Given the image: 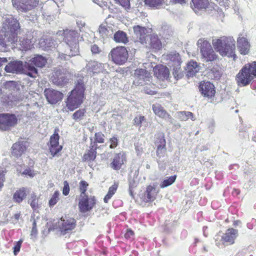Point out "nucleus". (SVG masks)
I'll return each mask as SVG.
<instances>
[{
	"instance_id": "c03bdc74",
	"label": "nucleus",
	"mask_w": 256,
	"mask_h": 256,
	"mask_svg": "<svg viewBox=\"0 0 256 256\" xmlns=\"http://www.w3.org/2000/svg\"><path fill=\"white\" fill-rule=\"evenodd\" d=\"M86 113L85 108H80L76 111L72 115V118L76 121L82 120Z\"/></svg>"
},
{
	"instance_id": "a211bd4d",
	"label": "nucleus",
	"mask_w": 256,
	"mask_h": 256,
	"mask_svg": "<svg viewBox=\"0 0 256 256\" xmlns=\"http://www.w3.org/2000/svg\"><path fill=\"white\" fill-rule=\"evenodd\" d=\"M26 142L18 140L14 143L11 148V155L16 158H19L25 153L27 149Z\"/></svg>"
},
{
	"instance_id": "37998d69",
	"label": "nucleus",
	"mask_w": 256,
	"mask_h": 256,
	"mask_svg": "<svg viewBox=\"0 0 256 256\" xmlns=\"http://www.w3.org/2000/svg\"><path fill=\"white\" fill-rule=\"evenodd\" d=\"M70 48V52H68V56L72 57L79 54V43H74L68 44Z\"/></svg>"
},
{
	"instance_id": "4d7b16f0",
	"label": "nucleus",
	"mask_w": 256,
	"mask_h": 256,
	"mask_svg": "<svg viewBox=\"0 0 256 256\" xmlns=\"http://www.w3.org/2000/svg\"><path fill=\"white\" fill-rule=\"evenodd\" d=\"M16 82L14 81L6 82L4 84L6 88L8 89L14 88L16 87Z\"/></svg>"
},
{
	"instance_id": "cd10ccee",
	"label": "nucleus",
	"mask_w": 256,
	"mask_h": 256,
	"mask_svg": "<svg viewBox=\"0 0 256 256\" xmlns=\"http://www.w3.org/2000/svg\"><path fill=\"white\" fill-rule=\"evenodd\" d=\"M155 144L157 146L156 156L161 157L166 150V141L164 134L159 136L155 142Z\"/></svg>"
},
{
	"instance_id": "338daca9",
	"label": "nucleus",
	"mask_w": 256,
	"mask_h": 256,
	"mask_svg": "<svg viewBox=\"0 0 256 256\" xmlns=\"http://www.w3.org/2000/svg\"><path fill=\"white\" fill-rule=\"evenodd\" d=\"M128 185L129 188H130V185L132 186H134V188L136 186V182L134 180L129 182Z\"/></svg>"
},
{
	"instance_id": "f257e3e1",
	"label": "nucleus",
	"mask_w": 256,
	"mask_h": 256,
	"mask_svg": "<svg viewBox=\"0 0 256 256\" xmlns=\"http://www.w3.org/2000/svg\"><path fill=\"white\" fill-rule=\"evenodd\" d=\"M21 30L18 20L12 16L6 18L0 30V46L3 48L17 47L22 50H30L32 46V38L26 34L19 37L18 40V35Z\"/></svg>"
},
{
	"instance_id": "58836bf2",
	"label": "nucleus",
	"mask_w": 256,
	"mask_h": 256,
	"mask_svg": "<svg viewBox=\"0 0 256 256\" xmlns=\"http://www.w3.org/2000/svg\"><path fill=\"white\" fill-rule=\"evenodd\" d=\"M118 183H114L109 188L108 192L104 198V201L105 203H108L109 200L110 199L112 196L116 193L118 188Z\"/></svg>"
},
{
	"instance_id": "6ab92c4d",
	"label": "nucleus",
	"mask_w": 256,
	"mask_h": 256,
	"mask_svg": "<svg viewBox=\"0 0 256 256\" xmlns=\"http://www.w3.org/2000/svg\"><path fill=\"white\" fill-rule=\"evenodd\" d=\"M237 48L242 55L248 54L250 52V44L247 38L242 36V34H240L237 39Z\"/></svg>"
},
{
	"instance_id": "774afa93",
	"label": "nucleus",
	"mask_w": 256,
	"mask_h": 256,
	"mask_svg": "<svg viewBox=\"0 0 256 256\" xmlns=\"http://www.w3.org/2000/svg\"><path fill=\"white\" fill-rule=\"evenodd\" d=\"M133 189L134 186L130 185V188H129V192L132 196H133Z\"/></svg>"
},
{
	"instance_id": "49530a36",
	"label": "nucleus",
	"mask_w": 256,
	"mask_h": 256,
	"mask_svg": "<svg viewBox=\"0 0 256 256\" xmlns=\"http://www.w3.org/2000/svg\"><path fill=\"white\" fill-rule=\"evenodd\" d=\"M60 193L58 190H56L52 196L48 201V206L50 207H52L56 204L60 200Z\"/></svg>"
},
{
	"instance_id": "3c124183",
	"label": "nucleus",
	"mask_w": 256,
	"mask_h": 256,
	"mask_svg": "<svg viewBox=\"0 0 256 256\" xmlns=\"http://www.w3.org/2000/svg\"><path fill=\"white\" fill-rule=\"evenodd\" d=\"M70 188L68 182L66 180L64 181V187L62 188V194L66 196H68L70 193Z\"/></svg>"
},
{
	"instance_id": "39448f33",
	"label": "nucleus",
	"mask_w": 256,
	"mask_h": 256,
	"mask_svg": "<svg viewBox=\"0 0 256 256\" xmlns=\"http://www.w3.org/2000/svg\"><path fill=\"white\" fill-rule=\"evenodd\" d=\"M167 64L172 68V74L176 78H179L181 74L182 60L180 55L176 51H172L164 54Z\"/></svg>"
},
{
	"instance_id": "9b49d317",
	"label": "nucleus",
	"mask_w": 256,
	"mask_h": 256,
	"mask_svg": "<svg viewBox=\"0 0 256 256\" xmlns=\"http://www.w3.org/2000/svg\"><path fill=\"white\" fill-rule=\"evenodd\" d=\"M58 132V128L54 130V134L50 136L48 143L50 152L53 157L57 156L62 149V146L59 144L60 136Z\"/></svg>"
},
{
	"instance_id": "bb28decb",
	"label": "nucleus",
	"mask_w": 256,
	"mask_h": 256,
	"mask_svg": "<svg viewBox=\"0 0 256 256\" xmlns=\"http://www.w3.org/2000/svg\"><path fill=\"white\" fill-rule=\"evenodd\" d=\"M29 192L28 188L22 187L18 188L14 194L12 199L14 202L20 204L24 200Z\"/></svg>"
},
{
	"instance_id": "c85d7f7f",
	"label": "nucleus",
	"mask_w": 256,
	"mask_h": 256,
	"mask_svg": "<svg viewBox=\"0 0 256 256\" xmlns=\"http://www.w3.org/2000/svg\"><path fill=\"white\" fill-rule=\"evenodd\" d=\"M190 3L192 9L196 12L206 10L210 6L208 0H191Z\"/></svg>"
},
{
	"instance_id": "0eeeda50",
	"label": "nucleus",
	"mask_w": 256,
	"mask_h": 256,
	"mask_svg": "<svg viewBox=\"0 0 256 256\" xmlns=\"http://www.w3.org/2000/svg\"><path fill=\"white\" fill-rule=\"evenodd\" d=\"M109 56L114 64L122 65L127 61L128 54L124 46H117L111 50Z\"/></svg>"
},
{
	"instance_id": "a878e982",
	"label": "nucleus",
	"mask_w": 256,
	"mask_h": 256,
	"mask_svg": "<svg viewBox=\"0 0 256 256\" xmlns=\"http://www.w3.org/2000/svg\"><path fill=\"white\" fill-rule=\"evenodd\" d=\"M80 34L76 30H68L64 33V42L68 45L72 44L79 43Z\"/></svg>"
},
{
	"instance_id": "393cba45",
	"label": "nucleus",
	"mask_w": 256,
	"mask_h": 256,
	"mask_svg": "<svg viewBox=\"0 0 256 256\" xmlns=\"http://www.w3.org/2000/svg\"><path fill=\"white\" fill-rule=\"evenodd\" d=\"M98 147H96L90 144L89 148L88 149L82 156V160L84 162L88 163L95 161L97 156V149Z\"/></svg>"
},
{
	"instance_id": "13d9d810",
	"label": "nucleus",
	"mask_w": 256,
	"mask_h": 256,
	"mask_svg": "<svg viewBox=\"0 0 256 256\" xmlns=\"http://www.w3.org/2000/svg\"><path fill=\"white\" fill-rule=\"evenodd\" d=\"M134 235V232L131 230H128L124 234V237L126 238H130Z\"/></svg>"
},
{
	"instance_id": "5fc2aeb1",
	"label": "nucleus",
	"mask_w": 256,
	"mask_h": 256,
	"mask_svg": "<svg viewBox=\"0 0 256 256\" xmlns=\"http://www.w3.org/2000/svg\"><path fill=\"white\" fill-rule=\"evenodd\" d=\"M90 50L94 54H98L102 51L100 48L96 44H94L91 46Z\"/></svg>"
},
{
	"instance_id": "603ef678",
	"label": "nucleus",
	"mask_w": 256,
	"mask_h": 256,
	"mask_svg": "<svg viewBox=\"0 0 256 256\" xmlns=\"http://www.w3.org/2000/svg\"><path fill=\"white\" fill-rule=\"evenodd\" d=\"M22 242V240H20L16 243L14 247V254L15 256L17 255L18 252L20 251Z\"/></svg>"
},
{
	"instance_id": "680f3d73",
	"label": "nucleus",
	"mask_w": 256,
	"mask_h": 256,
	"mask_svg": "<svg viewBox=\"0 0 256 256\" xmlns=\"http://www.w3.org/2000/svg\"><path fill=\"white\" fill-rule=\"evenodd\" d=\"M32 232L33 234L37 233L36 224L35 221H34L32 223Z\"/></svg>"
},
{
	"instance_id": "7c9ffc66",
	"label": "nucleus",
	"mask_w": 256,
	"mask_h": 256,
	"mask_svg": "<svg viewBox=\"0 0 256 256\" xmlns=\"http://www.w3.org/2000/svg\"><path fill=\"white\" fill-rule=\"evenodd\" d=\"M150 46L151 48L160 50L162 48V43L156 34L150 35Z\"/></svg>"
},
{
	"instance_id": "864d4df0",
	"label": "nucleus",
	"mask_w": 256,
	"mask_h": 256,
	"mask_svg": "<svg viewBox=\"0 0 256 256\" xmlns=\"http://www.w3.org/2000/svg\"><path fill=\"white\" fill-rule=\"evenodd\" d=\"M6 172V169L0 170V190L4 186V182L5 180V174Z\"/></svg>"
},
{
	"instance_id": "7ed1b4c3",
	"label": "nucleus",
	"mask_w": 256,
	"mask_h": 256,
	"mask_svg": "<svg viewBox=\"0 0 256 256\" xmlns=\"http://www.w3.org/2000/svg\"><path fill=\"white\" fill-rule=\"evenodd\" d=\"M85 90L84 82H78L65 101L66 106L69 110L74 111L83 103Z\"/></svg>"
},
{
	"instance_id": "1a4fd4ad",
	"label": "nucleus",
	"mask_w": 256,
	"mask_h": 256,
	"mask_svg": "<svg viewBox=\"0 0 256 256\" xmlns=\"http://www.w3.org/2000/svg\"><path fill=\"white\" fill-rule=\"evenodd\" d=\"M76 220L68 215L62 216L58 221L59 230L62 234H68L76 228Z\"/></svg>"
},
{
	"instance_id": "4be33fe9",
	"label": "nucleus",
	"mask_w": 256,
	"mask_h": 256,
	"mask_svg": "<svg viewBox=\"0 0 256 256\" xmlns=\"http://www.w3.org/2000/svg\"><path fill=\"white\" fill-rule=\"evenodd\" d=\"M126 162V156L124 152H120L115 154L110 164V167L114 170H120Z\"/></svg>"
},
{
	"instance_id": "4468645a",
	"label": "nucleus",
	"mask_w": 256,
	"mask_h": 256,
	"mask_svg": "<svg viewBox=\"0 0 256 256\" xmlns=\"http://www.w3.org/2000/svg\"><path fill=\"white\" fill-rule=\"evenodd\" d=\"M69 73L64 69L55 70L52 76V82L58 86H64L68 81Z\"/></svg>"
},
{
	"instance_id": "aec40b11",
	"label": "nucleus",
	"mask_w": 256,
	"mask_h": 256,
	"mask_svg": "<svg viewBox=\"0 0 256 256\" xmlns=\"http://www.w3.org/2000/svg\"><path fill=\"white\" fill-rule=\"evenodd\" d=\"M134 75L138 84L142 86L145 84L144 82H150L152 79L151 74L145 69L138 68L136 70Z\"/></svg>"
},
{
	"instance_id": "a19ab883",
	"label": "nucleus",
	"mask_w": 256,
	"mask_h": 256,
	"mask_svg": "<svg viewBox=\"0 0 256 256\" xmlns=\"http://www.w3.org/2000/svg\"><path fill=\"white\" fill-rule=\"evenodd\" d=\"M28 203L34 210H36L40 207L38 198L35 193H32L28 199Z\"/></svg>"
},
{
	"instance_id": "e433bc0d",
	"label": "nucleus",
	"mask_w": 256,
	"mask_h": 256,
	"mask_svg": "<svg viewBox=\"0 0 256 256\" xmlns=\"http://www.w3.org/2000/svg\"><path fill=\"white\" fill-rule=\"evenodd\" d=\"M145 4L150 8H158L166 3L165 0H144Z\"/></svg>"
},
{
	"instance_id": "5701e85b",
	"label": "nucleus",
	"mask_w": 256,
	"mask_h": 256,
	"mask_svg": "<svg viewBox=\"0 0 256 256\" xmlns=\"http://www.w3.org/2000/svg\"><path fill=\"white\" fill-rule=\"evenodd\" d=\"M154 76L162 80H167L170 74L169 69L162 64L155 66L154 68Z\"/></svg>"
},
{
	"instance_id": "473e14b6",
	"label": "nucleus",
	"mask_w": 256,
	"mask_h": 256,
	"mask_svg": "<svg viewBox=\"0 0 256 256\" xmlns=\"http://www.w3.org/2000/svg\"><path fill=\"white\" fill-rule=\"evenodd\" d=\"M30 62L31 64L34 65L37 67L42 68L45 66L46 63V60L42 56L37 55L32 58Z\"/></svg>"
},
{
	"instance_id": "ddd939ff",
	"label": "nucleus",
	"mask_w": 256,
	"mask_h": 256,
	"mask_svg": "<svg viewBox=\"0 0 256 256\" xmlns=\"http://www.w3.org/2000/svg\"><path fill=\"white\" fill-rule=\"evenodd\" d=\"M96 199L94 196H88L84 194L80 196L78 202V208L81 212H86L92 210L96 206Z\"/></svg>"
},
{
	"instance_id": "69168bd1",
	"label": "nucleus",
	"mask_w": 256,
	"mask_h": 256,
	"mask_svg": "<svg viewBox=\"0 0 256 256\" xmlns=\"http://www.w3.org/2000/svg\"><path fill=\"white\" fill-rule=\"evenodd\" d=\"M7 62V59L6 58H0V66H1L3 64Z\"/></svg>"
},
{
	"instance_id": "6e6d98bb",
	"label": "nucleus",
	"mask_w": 256,
	"mask_h": 256,
	"mask_svg": "<svg viewBox=\"0 0 256 256\" xmlns=\"http://www.w3.org/2000/svg\"><path fill=\"white\" fill-rule=\"evenodd\" d=\"M110 148H114L117 146L118 144V139L116 137L113 136L110 138Z\"/></svg>"
},
{
	"instance_id": "20e7f679",
	"label": "nucleus",
	"mask_w": 256,
	"mask_h": 256,
	"mask_svg": "<svg viewBox=\"0 0 256 256\" xmlns=\"http://www.w3.org/2000/svg\"><path fill=\"white\" fill-rule=\"evenodd\" d=\"M256 77V62L246 64L236 76L238 86H245Z\"/></svg>"
},
{
	"instance_id": "79ce46f5",
	"label": "nucleus",
	"mask_w": 256,
	"mask_h": 256,
	"mask_svg": "<svg viewBox=\"0 0 256 256\" xmlns=\"http://www.w3.org/2000/svg\"><path fill=\"white\" fill-rule=\"evenodd\" d=\"M178 116L182 121H186L190 118L192 120H195L193 114L190 112H178Z\"/></svg>"
},
{
	"instance_id": "bf43d9fd",
	"label": "nucleus",
	"mask_w": 256,
	"mask_h": 256,
	"mask_svg": "<svg viewBox=\"0 0 256 256\" xmlns=\"http://www.w3.org/2000/svg\"><path fill=\"white\" fill-rule=\"evenodd\" d=\"M68 56V54H64L63 53L60 54L58 55V58L60 60H68L67 57Z\"/></svg>"
},
{
	"instance_id": "c756f323",
	"label": "nucleus",
	"mask_w": 256,
	"mask_h": 256,
	"mask_svg": "<svg viewBox=\"0 0 256 256\" xmlns=\"http://www.w3.org/2000/svg\"><path fill=\"white\" fill-rule=\"evenodd\" d=\"M23 70V64L21 61H12L5 66V70L8 72H20Z\"/></svg>"
},
{
	"instance_id": "0e129e2a",
	"label": "nucleus",
	"mask_w": 256,
	"mask_h": 256,
	"mask_svg": "<svg viewBox=\"0 0 256 256\" xmlns=\"http://www.w3.org/2000/svg\"><path fill=\"white\" fill-rule=\"evenodd\" d=\"M144 92L146 94H150V95H153V94H156V92L152 90H148L146 88H144Z\"/></svg>"
},
{
	"instance_id": "423d86ee",
	"label": "nucleus",
	"mask_w": 256,
	"mask_h": 256,
	"mask_svg": "<svg viewBox=\"0 0 256 256\" xmlns=\"http://www.w3.org/2000/svg\"><path fill=\"white\" fill-rule=\"evenodd\" d=\"M198 44L200 48L202 58L204 62H213L218 58V56L208 40L200 38L198 42Z\"/></svg>"
},
{
	"instance_id": "e2e57ef3",
	"label": "nucleus",
	"mask_w": 256,
	"mask_h": 256,
	"mask_svg": "<svg viewBox=\"0 0 256 256\" xmlns=\"http://www.w3.org/2000/svg\"><path fill=\"white\" fill-rule=\"evenodd\" d=\"M20 212H19L18 213L15 214L13 216L12 218H14L16 221H18L19 220L20 217Z\"/></svg>"
},
{
	"instance_id": "6e6552de",
	"label": "nucleus",
	"mask_w": 256,
	"mask_h": 256,
	"mask_svg": "<svg viewBox=\"0 0 256 256\" xmlns=\"http://www.w3.org/2000/svg\"><path fill=\"white\" fill-rule=\"evenodd\" d=\"M18 119L16 114L10 113L0 114V130L9 131L18 124Z\"/></svg>"
},
{
	"instance_id": "c9c22d12",
	"label": "nucleus",
	"mask_w": 256,
	"mask_h": 256,
	"mask_svg": "<svg viewBox=\"0 0 256 256\" xmlns=\"http://www.w3.org/2000/svg\"><path fill=\"white\" fill-rule=\"evenodd\" d=\"M104 135L102 132H96L94 134V140L90 138V144L96 147H98V143H104Z\"/></svg>"
},
{
	"instance_id": "f03ea898",
	"label": "nucleus",
	"mask_w": 256,
	"mask_h": 256,
	"mask_svg": "<svg viewBox=\"0 0 256 256\" xmlns=\"http://www.w3.org/2000/svg\"><path fill=\"white\" fill-rule=\"evenodd\" d=\"M212 44L214 50L222 56H228L234 60L236 58V42L232 38L222 36L213 40Z\"/></svg>"
},
{
	"instance_id": "f704fd0d",
	"label": "nucleus",
	"mask_w": 256,
	"mask_h": 256,
	"mask_svg": "<svg viewBox=\"0 0 256 256\" xmlns=\"http://www.w3.org/2000/svg\"><path fill=\"white\" fill-rule=\"evenodd\" d=\"M98 32L100 36L104 38L110 36L112 33V30L108 26L102 24L99 26Z\"/></svg>"
},
{
	"instance_id": "2eb2a0df",
	"label": "nucleus",
	"mask_w": 256,
	"mask_h": 256,
	"mask_svg": "<svg viewBox=\"0 0 256 256\" xmlns=\"http://www.w3.org/2000/svg\"><path fill=\"white\" fill-rule=\"evenodd\" d=\"M200 92L202 95L208 98H212L215 96L216 88L214 84L210 82L202 81L198 86Z\"/></svg>"
},
{
	"instance_id": "9d476101",
	"label": "nucleus",
	"mask_w": 256,
	"mask_h": 256,
	"mask_svg": "<svg viewBox=\"0 0 256 256\" xmlns=\"http://www.w3.org/2000/svg\"><path fill=\"white\" fill-rule=\"evenodd\" d=\"M238 230L234 228H229L226 230L225 233L220 239L218 238H215L216 244L218 247L221 245H231L235 242V240L238 236Z\"/></svg>"
},
{
	"instance_id": "f3484780",
	"label": "nucleus",
	"mask_w": 256,
	"mask_h": 256,
	"mask_svg": "<svg viewBox=\"0 0 256 256\" xmlns=\"http://www.w3.org/2000/svg\"><path fill=\"white\" fill-rule=\"evenodd\" d=\"M44 94L48 102L51 104H56L60 101L64 97V94L62 92L50 88L44 90Z\"/></svg>"
},
{
	"instance_id": "412c9836",
	"label": "nucleus",
	"mask_w": 256,
	"mask_h": 256,
	"mask_svg": "<svg viewBox=\"0 0 256 256\" xmlns=\"http://www.w3.org/2000/svg\"><path fill=\"white\" fill-rule=\"evenodd\" d=\"M134 32L136 38L142 44H146L150 38L148 30L144 27L138 25L133 27Z\"/></svg>"
},
{
	"instance_id": "f8f14e48",
	"label": "nucleus",
	"mask_w": 256,
	"mask_h": 256,
	"mask_svg": "<svg viewBox=\"0 0 256 256\" xmlns=\"http://www.w3.org/2000/svg\"><path fill=\"white\" fill-rule=\"evenodd\" d=\"M12 5L18 10L27 12L36 7L39 0H12Z\"/></svg>"
},
{
	"instance_id": "dca6fc26",
	"label": "nucleus",
	"mask_w": 256,
	"mask_h": 256,
	"mask_svg": "<svg viewBox=\"0 0 256 256\" xmlns=\"http://www.w3.org/2000/svg\"><path fill=\"white\" fill-rule=\"evenodd\" d=\"M159 190H157L154 184L148 185L142 195V199L145 203L154 202L157 198Z\"/></svg>"
},
{
	"instance_id": "de8ad7c7",
	"label": "nucleus",
	"mask_w": 256,
	"mask_h": 256,
	"mask_svg": "<svg viewBox=\"0 0 256 256\" xmlns=\"http://www.w3.org/2000/svg\"><path fill=\"white\" fill-rule=\"evenodd\" d=\"M146 120V118L144 116L141 114L136 116L133 120V124L138 128L142 126V124L143 122Z\"/></svg>"
},
{
	"instance_id": "2f4dec72",
	"label": "nucleus",
	"mask_w": 256,
	"mask_h": 256,
	"mask_svg": "<svg viewBox=\"0 0 256 256\" xmlns=\"http://www.w3.org/2000/svg\"><path fill=\"white\" fill-rule=\"evenodd\" d=\"M187 75L193 76L198 71V64L196 62L190 60L187 64Z\"/></svg>"
},
{
	"instance_id": "052dcab7",
	"label": "nucleus",
	"mask_w": 256,
	"mask_h": 256,
	"mask_svg": "<svg viewBox=\"0 0 256 256\" xmlns=\"http://www.w3.org/2000/svg\"><path fill=\"white\" fill-rule=\"evenodd\" d=\"M23 174L26 175H28L30 176H33L32 172L30 169H26L24 172Z\"/></svg>"
},
{
	"instance_id": "b1692460",
	"label": "nucleus",
	"mask_w": 256,
	"mask_h": 256,
	"mask_svg": "<svg viewBox=\"0 0 256 256\" xmlns=\"http://www.w3.org/2000/svg\"><path fill=\"white\" fill-rule=\"evenodd\" d=\"M152 110L154 114L161 119L172 120V116L160 104H153L152 105Z\"/></svg>"
},
{
	"instance_id": "4c0bfd02",
	"label": "nucleus",
	"mask_w": 256,
	"mask_h": 256,
	"mask_svg": "<svg viewBox=\"0 0 256 256\" xmlns=\"http://www.w3.org/2000/svg\"><path fill=\"white\" fill-rule=\"evenodd\" d=\"M32 64H27L25 66V74L32 78H36L38 74L36 68L32 65Z\"/></svg>"
},
{
	"instance_id": "72a5a7b5",
	"label": "nucleus",
	"mask_w": 256,
	"mask_h": 256,
	"mask_svg": "<svg viewBox=\"0 0 256 256\" xmlns=\"http://www.w3.org/2000/svg\"><path fill=\"white\" fill-rule=\"evenodd\" d=\"M114 40L117 42L124 44H126L128 42L126 34L121 30H118L114 34Z\"/></svg>"
},
{
	"instance_id": "ea45409f",
	"label": "nucleus",
	"mask_w": 256,
	"mask_h": 256,
	"mask_svg": "<svg viewBox=\"0 0 256 256\" xmlns=\"http://www.w3.org/2000/svg\"><path fill=\"white\" fill-rule=\"evenodd\" d=\"M99 68V64L95 61H90L86 64V68L88 72H92L94 74L98 72Z\"/></svg>"
},
{
	"instance_id": "a18cd8bd",
	"label": "nucleus",
	"mask_w": 256,
	"mask_h": 256,
	"mask_svg": "<svg viewBox=\"0 0 256 256\" xmlns=\"http://www.w3.org/2000/svg\"><path fill=\"white\" fill-rule=\"evenodd\" d=\"M176 175H174L170 176L161 182L160 187L161 188H164L172 185L176 181Z\"/></svg>"
},
{
	"instance_id": "09e8293b",
	"label": "nucleus",
	"mask_w": 256,
	"mask_h": 256,
	"mask_svg": "<svg viewBox=\"0 0 256 256\" xmlns=\"http://www.w3.org/2000/svg\"><path fill=\"white\" fill-rule=\"evenodd\" d=\"M88 184L84 181L81 180L79 183V190L80 192V196H83L86 194L87 190L88 187Z\"/></svg>"
},
{
	"instance_id": "8fccbe9b",
	"label": "nucleus",
	"mask_w": 256,
	"mask_h": 256,
	"mask_svg": "<svg viewBox=\"0 0 256 256\" xmlns=\"http://www.w3.org/2000/svg\"><path fill=\"white\" fill-rule=\"evenodd\" d=\"M118 4H119L126 9L130 8V0H115Z\"/></svg>"
}]
</instances>
